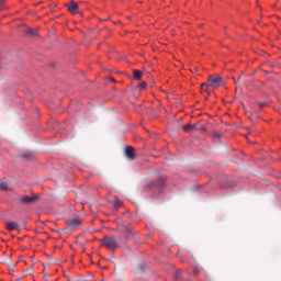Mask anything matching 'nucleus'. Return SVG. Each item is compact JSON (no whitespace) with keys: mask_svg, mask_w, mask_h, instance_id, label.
<instances>
[{"mask_svg":"<svg viewBox=\"0 0 281 281\" xmlns=\"http://www.w3.org/2000/svg\"><path fill=\"white\" fill-rule=\"evenodd\" d=\"M223 85H225V81L222 77H220L218 74L211 75L207 82L201 85V91H204V93H207L210 95V89H207L209 87H213V89H218V87H223Z\"/></svg>","mask_w":281,"mask_h":281,"instance_id":"f257e3e1","label":"nucleus"},{"mask_svg":"<svg viewBox=\"0 0 281 281\" xmlns=\"http://www.w3.org/2000/svg\"><path fill=\"white\" fill-rule=\"evenodd\" d=\"M102 246L106 247V249H110V251H113L117 249V239H115V237L104 236Z\"/></svg>","mask_w":281,"mask_h":281,"instance_id":"f03ea898","label":"nucleus"},{"mask_svg":"<svg viewBox=\"0 0 281 281\" xmlns=\"http://www.w3.org/2000/svg\"><path fill=\"white\" fill-rule=\"evenodd\" d=\"M166 186V177H160L157 181L147 183L144 190H151V188H164Z\"/></svg>","mask_w":281,"mask_h":281,"instance_id":"7ed1b4c3","label":"nucleus"},{"mask_svg":"<svg viewBox=\"0 0 281 281\" xmlns=\"http://www.w3.org/2000/svg\"><path fill=\"white\" fill-rule=\"evenodd\" d=\"M37 200H38L37 194H34L32 196H30V195L20 196V201H21V203H23V205H32V204L36 203Z\"/></svg>","mask_w":281,"mask_h":281,"instance_id":"20e7f679","label":"nucleus"},{"mask_svg":"<svg viewBox=\"0 0 281 281\" xmlns=\"http://www.w3.org/2000/svg\"><path fill=\"white\" fill-rule=\"evenodd\" d=\"M66 225L70 227V229H78L80 225H82V220L80 217H75L66 221Z\"/></svg>","mask_w":281,"mask_h":281,"instance_id":"39448f33","label":"nucleus"},{"mask_svg":"<svg viewBox=\"0 0 281 281\" xmlns=\"http://www.w3.org/2000/svg\"><path fill=\"white\" fill-rule=\"evenodd\" d=\"M124 153L125 157H127L130 161H135V159H137V154L135 153L133 146H126Z\"/></svg>","mask_w":281,"mask_h":281,"instance_id":"423d86ee","label":"nucleus"},{"mask_svg":"<svg viewBox=\"0 0 281 281\" xmlns=\"http://www.w3.org/2000/svg\"><path fill=\"white\" fill-rule=\"evenodd\" d=\"M201 125V121L196 122L195 124H184L182 126L184 133H194V131H198L199 126Z\"/></svg>","mask_w":281,"mask_h":281,"instance_id":"0eeeda50","label":"nucleus"},{"mask_svg":"<svg viewBox=\"0 0 281 281\" xmlns=\"http://www.w3.org/2000/svg\"><path fill=\"white\" fill-rule=\"evenodd\" d=\"M68 10L70 14H78V3L71 1L68 7Z\"/></svg>","mask_w":281,"mask_h":281,"instance_id":"6e6552de","label":"nucleus"},{"mask_svg":"<svg viewBox=\"0 0 281 281\" xmlns=\"http://www.w3.org/2000/svg\"><path fill=\"white\" fill-rule=\"evenodd\" d=\"M7 229L13 232V229H20L19 223L16 222H7Z\"/></svg>","mask_w":281,"mask_h":281,"instance_id":"1a4fd4ad","label":"nucleus"},{"mask_svg":"<svg viewBox=\"0 0 281 281\" xmlns=\"http://www.w3.org/2000/svg\"><path fill=\"white\" fill-rule=\"evenodd\" d=\"M207 124H210L209 122H201L200 121V125L198 126V131H200V133H207V128L205 126H207Z\"/></svg>","mask_w":281,"mask_h":281,"instance_id":"9d476101","label":"nucleus"},{"mask_svg":"<svg viewBox=\"0 0 281 281\" xmlns=\"http://www.w3.org/2000/svg\"><path fill=\"white\" fill-rule=\"evenodd\" d=\"M25 33L29 34L30 36H36V30H34L32 27H27L25 30Z\"/></svg>","mask_w":281,"mask_h":281,"instance_id":"9b49d317","label":"nucleus"},{"mask_svg":"<svg viewBox=\"0 0 281 281\" xmlns=\"http://www.w3.org/2000/svg\"><path fill=\"white\" fill-rule=\"evenodd\" d=\"M134 78H135V80H142V71L134 70Z\"/></svg>","mask_w":281,"mask_h":281,"instance_id":"f8f14e48","label":"nucleus"},{"mask_svg":"<svg viewBox=\"0 0 281 281\" xmlns=\"http://www.w3.org/2000/svg\"><path fill=\"white\" fill-rule=\"evenodd\" d=\"M213 137H215L216 139H221V137H222L221 132H214Z\"/></svg>","mask_w":281,"mask_h":281,"instance_id":"ddd939ff","label":"nucleus"},{"mask_svg":"<svg viewBox=\"0 0 281 281\" xmlns=\"http://www.w3.org/2000/svg\"><path fill=\"white\" fill-rule=\"evenodd\" d=\"M0 190H8V183L1 182L0 183Z\"/></svg>","mask_w":281,"mask_h":281,"instance_id":"4468645a","label":"nucleus"},{"mask_svg":"<svg viewBox=\"0 0 281 281\" xmlns=\"http://www.w3.org/2000/svg\"><path fill=\"white\" fill-rule=\"evenodd\" d=\"M122 205H123V203H122V201H120V200H116V201L114 202V207H122Z\"/></svg>","mask_w":281,"mask_h":281,"instance_id":"2eb2a0df","label":"nucleus"},{"mask_svg":"<svg viewBox=\"0 0 281 281\" xmlns=\"http://www.w3.org/2000/svg\"><path fill=\"white\" fill-rule=\"evenodd\" d=\"M146 86H147L146 81H142L138 87L140 89H146Z\"/></svg>","mask_w":281,"mask_h":281,"instance_id":"dca6fc26","label":"nucleus"},{"mask_svg":"<svg viewBox=\"0 0 281 281\" xmlns=\"http://www.w3.org/2000/svg\"><path fill=\"white\" fill-rule=\"evenodd\" d=\"M257 104L260 109H265V106H267V103H262V102H257Z\"/></svg>","mask_w":281,"mask_h":281,"instance_id":"f3484780","label":"nucleus"},{"mask_svg":"<svg viewBox=\"0 0 281 281\" xmlns=\"http://www.w3.org/2000/svg\"><path fill=\"white\" fill-rule=\"evenodd\" d=\"M66 278L68 281H76V280L71 279V277H69V276H66Z\"/></svg>","mask_w":281,"mask_h":281,"instance_id":"a211bd4d","label":"nucleus"},{"mask_svg":"<svg viewBox=\"0 0 281 281\" xmlns=\"http://www.w3.org/2000/svg\"><path fill=\"white\" fill-rule=\"evenodd\" d=\"M203 27H205V25L204 24H200V29L203 30Z\"/></svg>","mask_w":281,"mask_h":281,"instance_id":"6ab92c4d","label":"nucleus"},{"mask_svg":"<svg viewBox=\"0 0 281 281\" xmlns=\"http://www.w3.org/2000/svg\"><path fill=\"white\" fill-rule=\"evenodd\" d=\"M5 0H0V3H3Z\"/></svg>","mask_w":281,"mask_h":281,"instance_id":"aec40b11","label":"nucleus"}]
</instances>
